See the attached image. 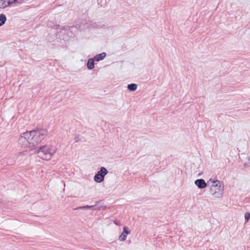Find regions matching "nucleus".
Listing matches in <instances>:
<instances>
[{"label":"nucleus","mask_w":250,"mask_h":250,"mask_svg":"<svg viewBox=\"0 0 250 250\" xmlns=\"http://www.w3.org/2000/svg\"><path fill=\"white\" fill-rule=\"evenodd\" d=\"M29 142L31 147H34L39 144L47 135L48 131L46 129L37 128L36 129L29 131Z\"/></svg>","instance_id":"f257e3e1"},{"label":"nucleus","mask_w":250,"mask_h":250,"mask_svg":"<svg viewBox=\"0 0 250 250\" xmlns=\"http://www.w3.org/2000/svg\"><path fill=\"white\" fill-rule=\"evenodd\" d=\"M56 146L51 145L43 146L38 150V156L42 159L49 160L52 156L56 152Z\"/></svg>","instance_id":"f03ea898"},{"label":"nucleus","mask_w":250,"mask_h":250,"mask_svg":"<svg viewBox=\"0 0 250 250\" xmlns=\"http://www.w3.org/2000/svg\"><path fill=\"white\" fill-rule=\"evenodd\" d=\"M208 186L210 187V193L215 197L219 198L223 192V187L221 186L220 181L210 179L208 181Z\"/></svg>","instance_id":"7ed1b4c3"},{"label":"nucleus","mask_w":250,"mask_h":250,"mask_svg":"<svg viewBox=\"0 0 250 250\" xmlns=\"http://www.w3.org/2000/svg\"><path fill=\"white\" fill-rule=\"evenodd\" d=\"M29 138V131L22 133L18 140L19 144L23 147H31Z\"/></svg>","instance_id":"20e7f679"},{"label":"nucleus","mask_w":250,"mask_h":250,"mask_svg":"<svg viewBox=\"0 0 250 250\" xmlns=\"http://www.w3.org/2000/svg\"><path fill=\"white\" fill-rule=\"evenodd\" d=\"M108 173V171L104 167H101L99 171L95 174L94 179L97 183H101L104 180V176Z\"/></svg>","instance_id":"39448f33"},{"label":"nucleus","mask_w":250,"mask_h":250,"mask_svg":"<svg viewBox=\"0 0 250 250\" xmlns=\"http://www.w3.org/2000/svg\"><path fill=\"white\" fill-rule=\"evenodd\" d=\"M195 185L199 188H205L208 185V183H206L205 181L203 179H199L196 180L194 182Z\"/></svg>","instance_id":"423d86ee"},{"label":"nucleus","mask_w":250,"mask_h":250,"mask_svg":"<svg viewBox=\"0 0 250 250\" xmlns=\"http://www.w3.org/2000/svg\"><path fill=\"white\" fill-rule=\"evenodd\" d=\"M97 204L92 206L86 205L82 207H80L76 208L75 209H91L93 210H100V208L96 206Z\"/></svg>","instance_id":"0eeeda50"},{"label":"nucleus","mask_w":250,"mask_h":250,"mask_svg":"<svg viewBox=\"0 0 250 250\" xmlns=\"http://www.w3.org/2000/svg\"><path fill=\"white\" fill-rule=\"evenodd\" d=\"M106 54L105 52H102L100 54L95 55L93 59L95 61L99 62L104 59L106 57Z\"/></svg>","instance_id":"6e6552de"},{"label":"nucleus","mask_w":250,"mask_h":250,"mask_svg":"<svg viewBox=\"0 0 250 250\" xmlns=\"http://www.w3.org/2000/svg\"><path fill=\"white\" fill-rule=\"evenodd\" d=\"M94 60L93 58H90L87 61V67L89 70H92L94 67Z\"/></svg>","instance_id":"1a4fd4ad"},{"label":"nucleus","mask_w":250,"mask_h":250,"mask_svg":"<svg viewBox=\"0 0 250 250\" xmlns=\"http://www.w3.org/2000/svg\"><path fill=\"white\" fill-rule=\"evenodd\" d=\"M6 21V17L3 14L0 15V26L3 25Z\"/></svg>","instance_id":"9d476101"},{"label":"nucleus","mask_w":250,"mask_h":250,"mask_svg":"<svg viewBox=\"0 0 250 250\" xmlns=\"http://www.w3.org/2000/svg\"><path fill=\"white\" fill-rule=\"evenodd\" d=\"M127 88L131 91H134L137 88V85L135 83L129 84L127 85Z\"/></svg>","instance_id":"9b49d317"},{"label":"nucleus","mask_w":250,"mask_h":250,"mask_svg":"<svg viewBox=\"0 0 250 250\" xmlns=\"http://www.w3.org/2000/svg\"><path fill=\"white\" fill-rule=\"evenodd\" d=\"M7 7L15 3H20V1H17V0H6Z\"/></svg>","instance_id":"f8f14e48"},{"label":"nucleus","mask_w":250,"mask_h":250,"mask_svg":"<svg viewBox=\"0 0 250 250\" xmlns=\"http://www.w3.org/2000/svg\"><path fill=\"white\" fill-rule=\"evenodd\" d=\"M7 7L6 0H0V9L5 8Z\"/></svg>","instance_id":"ddd939ff"},{"label":"nucleus","mask_w":250,"mask_h":250,"mask_svg":"<svg viewBox=\"0 0 250 250\" xmlns=\"http://www.w3.org/2000/svg\"><path fill=\"white\" fill-rule=\"evenodd\" d=\"M127 235L124 233V232H122L121 235L119 236V240L124 241L126 240Z\"/></svg>","instance_id":"4468645a"},{"label":"nucleus","mask_w":250,"mask_h":250,"mask_svg":"<svg viewBox=\"0 0 250 250\" xmlns=\"http://www.w3.org/2000/svg\"><path fill=\"white\" fill-rule=\"evenodd\" d=\"M122 232H124V233L127 235L130 233V231L127 227L125 226L124 227L123 231Z\"/></svg>","instance_id":"2eb2a0df"},{"label":"nucleus","mask_w":250,"mask_h":250,"mask_svg":"<svg viewBox=\"0 0 250 250\" xmlns=\"http://www.w3.org/2000/svg\"><path fill=\"white\" fill-rule=\"evenodd\" d=\"M245 219L246 222H248L249 220L250 219V213L248 212H247L245 214Z\"/></svg>","instance_id":"dca6fc26"},{"label":"nucleus","mask_w":250,"mask_h":250,"mask_svg":"<svg viewBox=\"0 0 250 250\" xmlns=\"http://www.w3.org/2000/svg\"><path fill=\"white\" fill-rule=\"evenodd\" d=\"M114 223H115L116 225H118V223H116V222H114Z\"/></svg>","instance_id":"f3484780"}]
</instances>
